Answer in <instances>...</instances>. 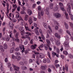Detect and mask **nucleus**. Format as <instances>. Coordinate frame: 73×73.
Listing matches in <instances>:
<instances>
[{
  "mask_svg": "<svg viewBox=\"0 0 73 73\" xmlns=\"http://www.w3.org/2000/svg\"><path fill=\"white\" fill-rule=\"evenodd\" d=\"M40 15L41 16H43L44 15V11L42 10H41L40 11Z\"/></svg>",
  "mask_w": 73,
  "mask_h": 73,
  "instance_id": "obj_44",
  "label": "nucleus"
},
{
  "mask_svg": "<svg viewBox=\"0 0 73 73\" xmlns=\"http://www.w3.org/2000/svg\"><path fill=\"white\" fill-rule=\"evenodd\" d=\"M67 6L68 7V8L67 9V11L68 13L69 14V15L70 16V19L71 20H73V16L71 13H70L71 12V7L70 6V5L69 4H67Z\"/></svg>",
  "mask_w": 73,
  "mask_h": 73,
  "instance_id": "obj_1",
  "label": "nucleus"
},
{
  "mask_svg": "<svg viewBox=\"0 0 73 73\" xmlns=\"http://www.w3.org/2000/svg\"><path fill=\"white\" fill-rule=\"evenodd\" d=\"M15 51H19V47L17 48H15Z\"/></svg>",
  "mask_w": 73,
  "mask_h": 73,
  "instance_id": "obj_63",
  "label": "nucleus"
},
{
  "mask_svg": "<svg viewBox=\"0 0 73 73\" xmlns=\"http://www.w3.org/2000/svg\"><path fill=\"white\" fill-rule=\"evenodd\" d=\"M16 58H17L18 60H20L21 58L20 56H16Z\"/></svg>",
  "mask_w": 73,
  "mask_h": 73,
  "instance_id": "obj_33",
  "label": "nucleus"
},
{
  "mask_svg": "<svg viewBox=\"0 0 73 73\" xmlns=\"http://www.w3.org/2000/svg\"><path fill=\"white\" fill-rule=\"evenodd\" d=\"M46 42H47V43L48 45H50V40H49L48 39H47L46 40Z\"/></svg>",
  "mask_w": 73,
  "mask_h": 73,
  "instance_id": "obj_20",
  "label": "nucleus"
},
{
  "mask_svg": "<svg viewBox=\"0 0 73 73\" xmlns=\"http://www.w3.org/2000/svg\"><path fill=\"white\" fill-rule=\"evenodd\" d=\"M53 3H50V9H53Z\"/></svg>",
  "mask_w": 73,
  "mask_h": 73,
  "instance_id": "obj_36",
  "label": "nucleus"
},
{
  "mask_svg": "<svg viewBox=\"0 0 73 73\" xmlns=\"http://www.w3.org/2000/svg\"><path fill=\"white\" fill-rule=\"evenodd\" d=\"M47 62V59H43V62L44 63H46Z\"/></svg>",
  "mask_w": 73,
  "mask_h": 73,
  "instance_id": "obj_45",
  "label": "nucleus"
},
{
  "mask_svg": "<svg viewBox=\"0 0 73 73\" xmlns=\"http://www.w3.org/2000/svg\"><path fill=\"white\" fill-rule=\"evenodd\" d=\"M6 40L7 41H9V37L7 36L6 38Z\"/></svg>",
  "mask_w": 73,
  "mask_h": 73,
  "instance_id": "obj_54",
  "label": "nucleus"
},
{
  "mask_svg": "<svg viewBox=\"0 0 73 73\" xmlns=\"http://www.w3.org/2000/svg\"><path fill=\"white\" fill-rule=\"evenodd\" d=\"M64 45L65 46V49H67L69 47V42L68 41H65L64 43Z\"/></svg>",
  "mask_w": 73,
  "mask_h": 73,
  "instance_id": "obj_6",
  "label": "nucleus"
},
{
  "mask_svg": "<svg viewBox=\"0 0 73 73\" xmlns=\"http://www.w3.org/2000/svg\"><path fill=\"white\" fill-rule=\"evenodd\" d=\"M56 52L58 54L60 53V50H59L58 49H56Z\"/></svg>",
  "mask_w": 73,
  "mask_h": 73,
  "instance_id": "obj_61",
  "label": "nucleus"
},
{
  "mask_svg": "<svg viewBox=\"0 0 73 73\" xmlns=\"http://www.w3.org/2000/svg\"><path fill=\"white\" fill-rule=\"evenodd\" d=\"M15 54L17 56H19L20 55V53L18 52H17L15 53Z\"/></svg>",
  "mask_w": 73,
  "mask_h": 73,
  "instance_id": "obj_41",
  "label": "nucleus"
},
{
  "mask_svg": "<svg viewBox=\"0 0 73 73\" xmlns=\"http://www.w3.org/2000/svg\"><path fill=\"white\" fill-rule=\"evenodd\" d=\"M24 32H25L24 30H23L21 31L20 33L22 36H24Z\"/></svg>",
  "mask_w": 73,
  "mask_h": 73,
  "instance_id": "obj_27",
  "label": "nucleus"
},
{
  "mask_svg": "<svg viewBox=\"0 0 73 73\" xmlns=\"http://www.w3.org/2000/svg\"><path fill=\"white\" fill-rule=\"evenodd\" d=\"M56 44L57 45V46H59V45H60V40H57Z\"/></svg>",
  "mask_w": 73,
  "mask_h": 73,
  "instance_id": "obj_18",
  "label": "nucleus"
},
{
  "mask_svg": "<svg viewBox=\"0 0 73 73\" xmlns=\"http://www.w3.org/2000/svg\"><path fill=\"white\" fill-rule=\"evenodd\" d=\"M28 13L29 15H32V11H31L30 12H29H29Z\"/></svg>",
  "mask_w": 73,
  "mask_h": 73,
  "instance_id": "obj_62",
  "label": "nucleus"
},
{
  "mask_svg": "<svg viewBox=\"0 0 73 73\" xmlns=\"http://www.w3.org/2000/svg\"><path fill=\"white\" fill-rule=\"evenodd\" d=\"M43 25L45 28H47V25H46V24L44 22L43 23Z\"/></svg>",
  "mask_w": 73,
  "mask_h": 73,
  "instance_id": "obj_26",
  "label": "nucleus"
},
{
  "mask_svg": "<svg viewBox=\"0 0 73 73\" xmlns=\"http://www.w3.org/2000/svg\"><path fill=\"white\" fill-rule=\"evenodd\" d=\"M20 7L19 6L17 8V11L18 12H20Z\"/></svg>",
  "mask_w": 73,
  "mask_h": 73,
  "instance_id": "obj_56",
  "label": "nucleus"
},
{
  "mask_svg": "<svg viewBox=\"0 0 73 73\" xmlns=\"http://www.w3.org/2000/svg\"><path fill=\"white\" fill-rule=\"evenodd\" d=\"M41 36L42 39H43V40H45V37H44V36L43 34L41 35Z\"/></svg>",
  "mask_w": 73,
  "mask_h": 73,
  "instance_id": "obj_48",
  "label": "nucleus"
},
{
  "mask_svg": "<svg viewBox=\"0 0 73 73\" xmlns=\"http://www.w3.org/2000/svg\"><path fill=\"white\" fill-rule=\"evenodd\" d=\"M59 4L60 8H61L62 7H64V5H63V4H62V3H59Z\"/></svg>",
  "mask_w": 73,
  "mask_h": 73,
  "instance_id": "obj_28",
  "label": "nucleus"
},
{
  "mask_svg": "<svg viewBox=\"0 0 73 73\" xmlns=\"http://www.w3.org/2000/svg\"><path fill=\"white\" fill-rule=\"evenodd\" d=\"M27 26H28V24H27V23H26V24L25 25L26 30V31H29V32H32V30L29 29Z\"/></svg>",
  "mask_w": 73,
  "mask_h": 73,
  "instance_id": "obj_5",
  "label": "nucleus"
},
{
  "mask_svg": "<svg viewBox=\"0 0 73 73\" xmlns=\"http://www.w3.org/2000/svg\"><path fill=\"white\" fill-rule=\"evenodd\" d=\"M47 62L48 63H50V59L49 58L47 59Z\"/></svg>",
  "mask_w": 73,
  "mask_h": 73,
  "instance_id": "obj_51",
  "label": "nucleus"
},
{
  "mask_svg": "<svg viewBox=\"0 0 73 73\" xmlns=\"http://www.w3.org/2000/svg\"><path fill=\"white\" fill-rule=\"evenodd\" d=\"M29 17V16L27 15H26L24 18V20L25 21H27L28 20V18Z\"/></svg>",
  "mask_w": 73,
  "mask_h": 73,
  "instance_id": "obj_15",
  "label": "nucleus"
},
{
  "mask_svg": "<svg viewBox=\"0 0 73 73\" xmlns=\"http://www.w3.org/2000/svg\"><path fill=\"white\" fill-rule=\"evenodd\" d=\"M44 47V44H41L39 46V49H40V50H41V49L40 48H43Z\"/></svg>",
  "mask_w": 73,
  "mask_h": 73,
  "instance_id": "obj_39",
  "label": "nucleus"
},
{
  "mask_svg": "<svg viewBox=\"0 0 73 73\" xmlns=\"http://www.w3.org/2000/svg\"><path fill=\"white\" fill-rule=\"evenodd\" d=\"M33 21V19H32V18L31 17H29V18L28 21L30 25H31L32 23H33V22H32Z\"/></svg>",
  "mask_w": 73,
  "mask_h": 73,
  "instance_id": "obj_8",
  "label": "nucleus"
},
{
  "mask_svg": "<svg viewBox=\"0 0 73 73\" xmlns=\"http://www.w3.org/2000/svg\"><path fill=\"white\" fill-rule=\"evenodd\" d=\"M55 36L57 37V38H60V35L59 34H58L57 33H56L55 34Z\"/></svg>",
  "mask_w": 73,
  "mask_h": 73,
  "instance_id": "obj_16",
  "label": "nucleus"
},
{
  "mask_svg": "<svg viewBox=\"0 0 73 73\" xmlns=\"http://www.w3.org/2000/svg\"><path fill=\"white\" fill-rule=\"evenodd\" d=\"M33 62V60L32 59H30L29 60V63H31Z\"/></svg>",
  "mask_w": 73,
  "mask_h": 73,
  "instance_id": "obj_64",
  "label": "nucleus"
},
{
  "mask_svg": "<svg viewBox=\"0 0 73 73\" xmlns=\"http://www.w3.org/2000/svg\"><path fill=\"white\" fill-rule=\"evenodd\" d=\"M25 33V34H27V35H26L25 36H22V38H23V39H25V38H29V40H30V38L29 36H31L32 35L31 33L27 32H26Z\"/></svg>",
  "mask_w": 73,
  "mask_h": 73,
  "instance_id": "obj_2",
  "label": "nucleus"
},
{
  "mask_svg": "<svg viewBox=\"0 0 73 73\" xmlns=\"http://www.w3.org/2000/svg\"><path fill=\"white\" fill-rule=\"evenodd\" d=\"M16 58V56H15L14 54H13L12 56V58L13 59H15Z\"/></svg>",
  "mask_w": 73,
  "mask_h": 73,
  "instance_id": "obj_40",
  "label": "nucleus"
},
{
  "mask_svg": "<svg viewBox=\"0 0 73 73\" xmlns=\"http://www.w3.org/2000/svg\"><path fill=\"white\" fill-rule=\"evenodd\" d=\"M64 24L66 29H68L69 28L68 25V24H67L66 22H64Z\"/></svg>",
  "mask_w": 73,
  "mask_h": 73,
  "instance_id": "obj_22",
  "label": "nucleus"
},
{
  "mask_svg": "<svg viewBox=\"0 0 73 73\" xmlns=\"http://www.w3.org/2000/svg\"><path fill=\"white\" fill-rule=\"evenodd\" d=\"M18 3L19 4V5L20 7H23V5H21V2L19 1V0H18Z\"/></svg>",
  "mask_w": 73,
  "mask_h": 73,
  "instance_id": "obj_30",
  "label": "nucleus"
},
{
  "mask_svg": "<svg viewBox=\"0 0 73 73\" xmlns=\"http://www.w3.org/2000/svg\"><path fill=\"white\" fill-rule=\"evenodd\" d=\"M19 47L21 50H22V49H25L24 46L21 45V44L19 45Z\"/></svg>",
  "mask_w": 73,
  "mask_h": 73,
  "instance_id": "obj_19",
  "label": "nucleus"
},
{
  "mask_svg": "<svg viewBox=\"0 0 73 73\" xmlns=\"http://www.w3.org/2000/svg\"><path fill=\"white\" fill-rule=\"evenodd\" d=\"M33 25L35 27H37V23H33Z\"/></svg>",
  "mask_w": 73,
  "mask_h": 73,
  "instance_id": "obj_46",
  "label": "nucleus"
},
{
  "mask_svg": "<svg viewBox=\"0 0 73 73\" xmlns=\"http://www.w3.org/2000/svg\"><path fill=\"white\" fill-rule=\"evenodd\" d=\"M4 48L5 49H7L8 47L7 46V44H5L4 45Z\"/></svg>",
  "mask_w": 73,
  "mask_h": 73,
  "instance_id": "obj_32",
  "label": "nucleus"
},
{
  "mask_svg": "<svg viewBox=\"0 0 73 73\" xmlns=\"http://www.w3.org/2000/svg\"><path fill=\"white\" fill-rule=\"evenodd\" d=\"M58 6L57 5H56L55 7L53 9V10L55 11H56L58 10Z\"/></svg>",
  "mask_w": 73,
  "mask_h": 73,
  "instance_id": "obj_14",
  "label": "nucleus"
},
{
  "mask_svg": "<svg viewBox=\"0 0 73 73\" xmlns=\"http://www.w3.org/2000/svg\"><path fill=\"white\" fill-rule=\"evenodd\" d=\"M36 46H37V44H36L32 45L31 46V48L32 49L34 50V49H35V48H36Z\"/></svg>",
  "mask_w": 73,
  "mask_h": 73,
  "instance_id": "obj_10",
  "label": "nucleus"
},
{
  "mask_svg": "<svg viewBox=\"0 0 73 73\" xmlns=\"http://www.w3.org/2000/svg\"><path fill=\"white\" fill-rule=\"evenodd\" d=\"M15 17L16 19L19 18V14H17L16 15Z\"/></svg>",
  "mask_w": 73,
  "mask_h": 73,
  "instance_id": "obj_59",
  "label": "nucleus"
},
{
  "mask_svg": "<svg viewBox=\"0 0 73 73\" xmlns=\"http://www.w3.org/2000/svg\"><path fill=\"white\" fill-rule=\"evenodd\" d=\"M19 33L17 32L16 33L15 35V38H18V36H19Z\"/></svg>",
  "mask_w": 73,
  "mask_h": 73,
  "instance_id": "obj_25",
  "label": "nucleus"
},
{
  "mask_svg": "<svg viewBox=\"0 0 73 73\" xmlns=\"http://www.w3.org/2000/svg\"><path fill=\"white\" fill-rule=\"evenodd\" d=\"M61 10L64 11L65 12L64 13L65 15L66 16V19L67 20H69V17H68V14L66 12V11L65 10V9L64 7H62V8H60Z\"/></svg>",
  "mask_w": 73,
  "mask_h": 73,
  "instance_id": "obj_3",
  "label": "nucleus"
},
{
  "mask_svg": "<svg viewBox=\"0 0 73 73\" xmlns=\"http://www.w3.org/2000/svg\"><path fill=\"white\" fill-rule=\"evenodd\" d=\"M63 53L65 55H68V51H64L63 52Z\"/></svg>",
  "mask_w": 73,
  "mask_h": 73,
  "instance_id": "obj_29",
  "label": "nucleus"
},
{
  "mask_svg": "<svg viewBox=\"0 0 73 73\" xmlns=\"http://www.w3.org/2000/svg\"><path fill=\"white\" fill-rule=\"evenodd\" d=\"M12 38L14 41H16L17 42H19V39H18V38H16V39L15 38H13V37H12Z\"/></svg>",
  "mask_w": 73,
  "mask_h": 73,
  "instance_id": "obj_11",
  "label": "nucleus"
},
{
  "mask_svg": "<svg viewBox=\"0 0 73 73\" xmlns=\"http://www.w3.org/2000/svg\"><path fill=\"white\" fill-rule=\"evenodd\" d=\"M13 8H17V5H16V4H13Z\"/></svg>",
  "mask_w": 73,
  "mask_h": 73,
  "instance_id": "obj_37",
  "label": "nucleus"
},
{
  "mask_svg": "<svg viewBox=\"0 0 73 73\" xmlns=\"http://www.w3.org/2000/svg\"><path fill=\"white\" fill-rule=\"evenodd\" d=\"M9 25L11 29H12V28H13V25L12 22L11 21H10L9 23Z\"/></svg>",
  "mask_w": 73,
  "mask_h": 73,
  "instance_id": "obj_9",
  "label": "nucleus"
},
{
  "mask_svg": "<svg viewBox=\"0 0 73 73\" xmlns=\"http://www.w3.org/2000/svg\"><path fill=\"white\" fill-rule=\"evenodd\" d=\"M39 57L40 58H44V57H45V55L44 54H39Z\"/></svg>",
  "mask_w": 73,
  "mask_h": 73,
  "instance_id": "obj_12",
  "label": "nucleus"
},
{
  "mask_svg": "<svg viewBox=\"0 0 73 73\" xmlns=\"http://www.w3.org/2000/svg\"><path fill=\"white\" fill-rule=\"evenodd\" d=\"M22 7L23 9V11H25V10H26L27 9L25 7H24V6H23Z\"/></svg>",
  "mask_w": 73,
  "mask_h": 73,
  "instance_id": "obj_57",
  "label": "nucleus"
},
{
  "mask_svg": "<svg viewBox=\"0 0 73 73\" xmlns=\"http://www.w3.org/2000/svg\"><path fill=\"white\" fill-rule=\"evenodd\" d=\"M15 50V48H11L10 50V53H12L13 52V50Z\"/></svg>",
  "mask_w": 73,
  "mask_h": 73,
  "instance_id": "obj_23",
  "label": "nucleus"
},
{
  "mask_svg": "<svg viewBox=\"0 0 73 73\" xmlns=\"http://www.w3.org/2000/svg\"><path fill=\"white\" fill-rule=\"evenodd\" d=\"M48 29H50V30L51 32L52 33V29H51L50 26H49V25H48Z\"/></svg>",
  "mask_w": 73,
  "mask_h": 73,
  "instance_id": "obj_50",
  "label": "nucleus"
},
{
  "mask_svg": "<svg viewBox=\"0 0 73 73\" xmlns=\"http://www.w3.org/2000/svg\"><path fill=\"white\" fill-rule=\"evenodd\" d=\"M58 26H56L55 27V29L56 30H58Z\"/></svg>",
  "mask_w": 73,
  "mask_h": 73,
  "instance_id": "obj_55",
  "label": "nucleus"
},
{
  "mask_svg": "<svg viewBox=\"0 0 73 73\" xmlns=\"http://www.w3.org/2000/svg\"><path fill=\"white\" fill-rule=\"evenodd\" d=\"M6 6H7V13H9V4L8 3H6Z\"/></svg>",
  "mask_w": 73,
  "mask_h": 73,
  "instance_id": "obj_13",
  "label": "nucleus"
},
{
  "mask_svg": "<svg viewBox=\"0 0 73 73\" xmlns=\"http://www.w3.org/2000/svg\"><path fill=\"white\" fill-rule=\"evenodd\" d=\"M68 56L69 58H71V59L73 58V56L72 55H71L70 54H68Z\"/></svg>",
  "mask_w": 73,
  "mask_h": 73,
  "instance_id": "obj_31",
  "label": "nucleus"
},
{
  "mask_svg": "<svg viewBox=\"0 0 73 73\" xmlns=\"http://www.w3.org/2000/svg\"><path fill=\"white\" fill-rule=\"evenodd\" d=\"M39 32L40 33L41 35L42 34V30H41V29H40L39 30Z\"/></svg>",
  "mask_w": 73,
  "mask_h": 73,
  "instance_id": "obj_53",
  "label": "nucleus"
},
{
  "mask_svg": "<svg viewBox=\"0 0 73 73\" xmlns=\"http://www.w3.org/2000/svg\"><path fill=\"white\" fill-rule=\"evenodd\" d=\"M33 21H36L37 20V18H36L35 17H33Z\"/></svg>",
  "mask_w": 73,
  "mask_h": 73,
  "instance_id": "obj_60",
  "label": "nucleus"
},
{
  "mask_svg": "<svg viewBox=\"0 0 73 73\" xmlns=\"http://www.w3.org/2000/svg\"><path fill=\"white\" fill-rule=\"evenodd\" d=\"M47 46L49 48L48 49H49V50H50V51H52V48L50 47V46L48 44H47Z\"/></svg>",
  "mask_w": 73,
  "mask_h": 73,
  "instance_id": "obj_35",
  "label": "nucleus"
},
{
  "mask_svg": "<svg viewBox=\"0 0 73 73\" xmlns=\"http://www.w3.org/2000/svg\"><path fill=\"white\" fill-rule=\"evenodd\" d=\"M12 66L15 70H16V71H19V69H20V68L19 67L14 65L13 64H12Z\"/></svg>",
  "mask_w": 73,
  "mask_h": 73,
  "instance_id": "obj_4",
  "label": "nucleus"
},
{
  "mask_svg": "<svg viewBox=\"0 0 73 73\" xmlns=\"http://www.w3.org/2000/svg\"><path fill=\"white\" fill-rule=\"evenodd\" d=\"M63 32L62 30L61 29H60L59 31V32L60 33H62Z\"/></svg>",
  "mask_w": 73,
  "mask_h": 73,
  "instance_id": "obj_49",
  "label": "nucleus"
},
{
  "mask_svg": "<svg viewBox=\"0 0 73 73\" xmlns=\"http://www.w3.org/2000/svg\"><path fill=\"white\" fill-rule=\"evenodd\" d=\"M19 64L20 65H24V64L22 62H19Z\"/></svg>",
  "mask_w": 73,
  "mask_h": 73,
  "instance_id": "obj_58",
  "label": "nucleus"
},
{
  "mask_svg": "<svg viewBox=\"0 0 73 73\" xmlns=\"http://www.w3.org/2000/svg\"><path fill=\"white\" fill-rule=\"evenodd\" d=\"M25 12L24 11H22L21 12V13L22 15H23V14H25Z\"/></svg>",
  "mask_w": 73,
  "mask_h": 73,
  "instance_id": "obj_52",
  "label": "nucleus"
},
{
  "mask_svg": "<svg viewBox=\"0 0 73 73\" xmlns=\"http://www.w3.org/2000/svg\"><path fill=\"white\" fill-rule=\"evenodd\" d=\"M54 15L56 18H60L61 17V14L58 13H55Z\"/></svg>",
  "mask_w": 73,
  "mask_h": 73,
  "instance_id": "obj_7",
  "label": "nucleus"
},
{
  "mask_svg": "<svg viewBox=\"0 0 73 73\" xmlns=\"http://www.w3.org/2000/svg\"><path fill=\"white\" fill-rule=\"evenodd\" d=\"M47 54L49 58L51 60V57H50V52H47Z\"/></svg>",
  "mask_w": 73,
  "mask_h": 73,
  "instance_id": "obj_42",
  "label": "nucleus"
},
{
  "mask_svg": "<svg viewBox=\"0 0 73 73\" xmlns=\"http://www.w3.org/2000/svg\"><path fill=\"white\" fill-rule=\"evenodd\" d=\"M48 44H44V48L45 49V50H48Z\"/></svg>",
  "mask_w": 73,
  "mask_h": 73,
  "instance_id": "obj_21",
  "label": "nucleus"
},
{
  "mask_svg": "<svg viewBox=\"0 0 73 73\" xmlns=\"http://www.w3.org/2000/svg\"><path fill=\"white\" fill-rule=\"evenodd\" d=\"M24 29V28L23 27H21L19 28V29L20 31H21Z\"/></svg>",
  "mask_w": 73,
  "mask_h": 73,
  "instance_id": "obj_47",
  "label": "nucleus"
},
{
  "mask_svg": "<svg viewBox=\"0 0 73 73\" xmlns=\"http://www.w3.org/2000/svg\"><path fill=\"white\" fill-rule=\"evenodd\" d=\"M21 68L23 69V70H26V69H27V67L25 66L21 67Z\"/></svg>",
  "mask_w": 73,
  "mask_h": 73,
  "instance_id": "obj_24",
  "label": "nucleus"
},
{
  "mask_svg": "<svg viewBox=\"0 0 73 73\" xmlns=\"http://www.w3.org/2000/svg\"><path fill=\"white\" fill-rule=\"evenodd\" d=\"M41 69L42 70H45V67L44 66H41Z\"/></svg>",
  "mask_w": 73,
  "mask_h": 73,
  "instance_id": "obj_43",
  "label": "nucleus"
},
{
  "mask_svg": "<svg viewBox=\"0 0 73 73\" xmlns=\"http://www.w3.org/2000/svg\"><path fill=\"white\" fill-rule=\"evenodd\" d=\"M65 70H66L67 72L68 71V66L67 65H65Z\"/></svg>",
  "mask_w": 73,
  "mask_h": 73,
  "instance_id": "obj_34",
  "label": "nucleus"
},
{
  "mask_svg": "<svg viewBox=\"0 0 73 73\" xmlns=\"http://www.w3.org/2000/svg\"><path fill=\"white\" fill-rule=\"evenodd\" d=\"M46 13L47 15H49V10L48 8H46Z\"/></svg>",
  "mask_w": 73,
  "mask_h": 73,
  "instance_id": "obj_17",
  "label": "nucleus"
},
{
  "mask_svg": "<svg viewBox=\"0 0 73 73\" xmlns=\"http://www.w3.org/2000/svg\"><path fill=\"white\" fill-rule=\"evenodd\" d=\"M66 32L70 36H71V34H70V31H69V30H67L66 31Z\"/></svg>",
  "mask_w": 73,
  "mask_h": 73,
  "instance_id": "obj_38",
  "label": "nucleus"
}]
</instances>
